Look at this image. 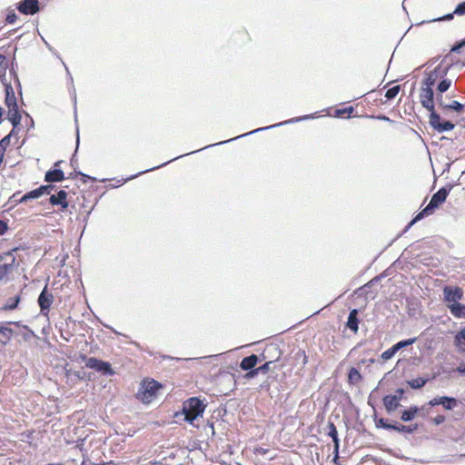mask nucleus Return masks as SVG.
I'll return each mask as SVG.
<instances>
[{
  "label": "nucleus",
  "instance_id": "7c9ffc66",
  "mask_svg": "<svg viewBox=\"0 0 465 465\" xmlns=\"http://www.w3.org/2000/svg\"><path fill=\"white\" fill-rule=\"evenodd\" d=\"M454 344L459 351L465 352V327L456 333Z\"/></svg>",
  "mask_w": 465,
  "mask_h": 465
},
{
  "label": "nucleus",
  "instance_id": "f704fd0d",
  "mask_svg": "<svg viewBox=\"0 0 465 465\" xmlns=\"http://www.w3.org/2000/svg\"><path fill=\"white\" fill-rule=\"evenodd\" d=\"M63 64L65 68V71H66V75H67V83L68 84L71 86L69 87V93L72 96V99L74 100V104H76V92H75V88L74 86V79H73V76L68 69V67L66 66V64H64V62H63Z\"/></svg>",
  "mask_w": 465,
  "mask_h": 465
},
{
  "label": "nucleus",
  "instance_id": "1a4fd4ad",
  "mask_svg": "<svg viewBox=\"0 0 465 465\" xmlns=\"http://www.w3.org/2000/svg\"><path fill=\"white\" fill-rule=\"evenodd\" d=\"M464 297L462 288L453 285H445L443 287V301L447 304L459 302Z\"/></svg>",
  "mask_w": 465,
  "mask_h": 465
},
{
  "label": "nucleus",
  "instance_id": "9d476101",
  "mask_svg": "<svg viewBox=\"0 0 465 465\" xmlns=\"http://www.w3.org/2000/svg\"><path fill=\"white\" fill-rule=\"evenodd\" d=\"M58 206H59V210L62 212H70V213H72V210L78 212V214L76 215V220H78L80 223H84V224H86L87 219L95 205H91V207L89 209H87L88 205H58Z\"/></svg>",
  "mask_w": 465,
  "mask_h": 465
},
{
  "label": "nucleus",
  "instance_id": "b1692460",
  "mask_svg": "<svg viewBox=\"0 0 465 465\" xmlns=\"http://www.w3.org/2000/svg\"><path fill=\"white\" fill-rule=\"evenodd\" d=\"M4 84L5 92V104L7 106V108L15 106L16 107L18 104L13 86L9 83H5Z\"/></svg>",
  "mask_w": 465,
  "mask_h": 465
},
{
  "label": "nucleus",
  "instance_id": "39448f33",
  "mask_svg": "<svg viewBox=\"0 0 465 465\" xmlns=\"http://www.w3.org/2000/svg\"><path fill=\"white\" fill-rule=\"evenodd\" d=\"M79 358L82 361L85 362V366L88 369L94 370L104 376H113L115 374V371L109 361L96 357H87L84 353H80Z\"/></svg>",
  "mask_w": 465,
  "mask_h": 465
},
{
  "label": "nucleus",
  "instance_id": "393cba45",
  "mask_svg": "<svg viewBox=\"0 0 465 465\" xmlns=\"http://www.w3.org/2000/svg\"><path fill=\"white\" fill-rule=\"evenodd\" d=\"M260 362V356L256 354H251L249 356L244 357L240 362V368L242 371L251 370L256 367V365Z\"/></svg>",
  "mask_w": 465,
  "mask_h": 465
},
{
  "label": "nucleus",
  "instance_id": "8fccbe9b",
  "mask_svg": "<svg viewBox=\"0 0 465 465\" xmlns=\"http://www.w3.org/2000/svg\"><path fill=\"white\" fill-rule=\"evenodd\" d=\"M245 371H246V373H245L244 377L248 380L253 379L260 374L257 367L251 369V370H247Z\"/></svg>",
  "mask_w": 465,
  "mask_h": 465
},
{
  "label": "nucleus",
  "instance_id": "4468645a",
  "mask_svg": "<svg viewBox=\"0 0 465 465\" xmlns=\"http://www.w3.org/2000/svg\"><path fill=\"white\" fill-rule=\"evenodd\" d=\"M38 305L40 307V312L42 315H47L49 313L50 308L54 302V296L48 291L47 284L41 291L38 299Z\"/></svg>",
  "mask_w": 465,
  "mask_h": 465
},
{
  "label": "nucleus",
  "instance_id": "ddd939ff",
  "mask_svg": "<svg viewBox=\"0 0 465 465\" xmlns=\"http://www.w3.org/2000/svg\"><path fill=\"white\" fill-rule=\"evenodd\" d=\"M440 205H426L425 208L417 213L411 222L405 226L401 233L398 235L400 237L406 232H408L415 223L421 221L422 219L433 214L436 210L440 209Z\"/></svg>",
  "mask_w": 465,
  "mask_h": 465
},
{
  "label": "nucleus",
  "instance_id": "5701e85b",
  "mask_svg": "<svg viewBox=\"0 0 465 465\" xmlns=\"http://www.w3.org/2000/svg\"><path fill=\"white\" fill-rule=\"evenodd\" d=\"M452 184H447L443 187H441L438 192H436L429 203H444L446 201V198L448 194L450 193V190L452 189Z\"/></svg>",
  "mask_w": 465,
  "mask_h": 465
},
{
  "label": "nucleus",
  "instance_id": "a211bd4d",
  "mask_svg": "<svg viewBox=\"0 0 465 465\" xmlns=\"http://www.w3.org/2000/svg\"><path fill=\"white\" fill-rule=\"evenodd\" d=\"M382 403L387 414H391L401 407V401L392 394H386L382 397Z\"/></svg>",
  "mask_w": 465,
  "mask_h": 465
},
{
  "label": "nucleus",
  "instance_id": "72a5a7b5",
  "mask_svg": "<svg viewBox=\"0 0 465 465\" xmlns=\"http://www.w3.org/2000/svg\"><path fill=\"white\" fill-rule=\"evenodd\" d=\"M20 301L21 296L19 294L10 297L7 299L2 309L4 311H13L18 307Z\"/></svg>",
  "mask_w": 465,
  "mask_h": 465
},
{
  "label": "nucleus",
  "instance_id": "c85d7f7f",
  "mask_svg": "<svg viewBox=\"0 0 465 465\" xmlns=\"http://www.w3.org/2000/svg\"><path fill=\"white\" fill-rule=\"evenodd\" d=\"M47 203H68L66 201L67 193L65 190H59L56 193H50Z\"/></svg>",
  "mask_w": 465,
  "mask_h": 465
},
{
  "label": "nucleus",
  "instance_id": "37998d69",
  "mask_svg": "<svg viewBox=\"0 0 465 465\" xmlns=\"http://www.w3.org/2000/svg\"><path fill=\"white\" fill-rule=\"evenodd\" d=\"M10 144V135H5L0 140V153H3V156H5V152L6 148Z\"/></svg>",
  "mask_w": 465,
  "mask_h": 465
},
{
  "label": "nucleus",
  "instance_id": "2f4dec72",
  "mask_svg": "<svg viewBox=\"0 0 465 465\" xmlns=\"http://www.w3.org/2000/svg\"><path fill=\"white\" fill-rule=\"evenodd\" d=\"M460 404L459 399L452 397V396H447L444 395V401L441 405V407L445 411H453L455 408H457Z\"/></svg>",
  "mask_w": 465,
  "mask_h": 465
},
{
  "label": "nucleus",
  "instance_id": "c9c22d12",
  "mask_svg": "<svg viewBox=\"0 0 465 465\" xmlns=\"http://www.w3.org/2000/svg\"><path fill=\"white\" fill-rule=\"evenodd\" d=\"M294 360L296 361V365L300 364L301 368H303L308 362V357L305 353L304 350H298L294 354Z\"/></svg>",
  "mask_w": 465,
  "mask_h": 465
},
{
  "label": "nucleus",
  "instance_id": "79ce46f5",
  "mask_svg": "<svg viewBox=\"0 0 465 465\" xmlns=\"http://www.w3.org/2000/svg\"><path fill=\"white\" fill-rule=\"evenodd\" d=\"M12 264L3 263L0 264V281H2L10 272Z\"/></svg>",
  "mask_w": 465,
  "mask_h": 465
},
{
  "label": "nucleus",
  "instance_id": "13d9d810",
  "mask_svg": "<svg viewBox=\"0 0 465 465\" xmlns=\"http://www.w3.org/2000/svg\"><path fill=\"white\" fill-rule=\"evenodd\" d=\"M339 450H340V445H337V447H336V445L333 446L332 462L336 465H339V460H340Z\"/></svg>",
  "mask_w": 465,
  "mask_h": 465
},
{
  "label": "nucleus",
  "instance_id": "ea45409f",
  "mask_svg": "<svg viewBox=\"0 0 465 465\" xmlns=\"http://www.w3.org/2000/svg\"><path fill=\"white\" fill-rule=\"evenodd\" d=\"M401 91V85H394L389 88L385 93V97L388 101L394 99Z\"/></svg>",
  "mask_w": 465,
  "mask_h": 465
},
{
  "label": "nucleus",
  "instance_id": "423d86ee",
  "mask_svg": "<svg viewBox=\"0 0 465 465\" xmlns=\"http://www.w3.org/2000/svg\"><path fill=\"white\" fill-rule=\"evenodd\" d=\"M420 103L430 114L435 112V91L430 82H421L420 90Z\"/></svg>",
  "mask_w": 465,
  "mask_h": 465
},
{
  "label": "nucleus",
  "instance_id": "4c0bfd02",
  "mask_svg": "<svg viewBox=\"0 0 465 465\" xmlns=\"http://www.w3.org/2000/svg\"><path fill=\"white\" fill-rule=\"evenodd\" d=\"M444 401V396H436L433 399L430 400L426 404L421 406V409H430L436 406H441Z\"/></svg>",
  "mask_w": 465,
  "mask_h": 465
},
{
  "label": "nucleus",
  "instance_id": "603ef678",
  "mask_svg": "<svg viewBox=\"0 0 465 465\" xmlns=\"http://www.w3.org/2000/svg\"><path fill=\"white\" fill-rule=\"evenodd\" d=\"M465 47L463 40L457 41L450 48L451 53H459L460 49Z\"/></svg>",
  "mask_w": 465,
  "mask_h": 465
},
{
  "label": "nucleus",
  "instance_id": "c756f323",
  "mask_svg": "<svg viewBox=\"0 0 465 465\" xmlns=\"http://www.w3.org/2000/svg\"><path fill=\"white\" fill-rule=\"evenodd\" d=\"M432 378L426 377H418L416 379H411L406 381V383L413 390H420L423 388L428 381H430Z\"/></svg>",
  "mask_w": 465,
  "mask_h": 465
},
{
  "label": "nucleus",
  "instance_id": "a18cd8bd",
  "mask_svg": "<svg viewBox=\"0 0 465 465\" xmlns=\"http://www.w3.org/2000/svg\"><path fill=\"white\" fill-rule=\"evenodd\" d=\"M74 173L76 176H81V180L83 183H87V182H96V179L94 177H92L88 174H85L80 171H74Z\"/></svg>",
  "mask_w": 465,
  "mask_h": 465
},
{
  "label": "nucleus",
  "instance_id": "e2e57ef3",
  "mask_svg": "<svg viewBox=\"0 0 465 465\" xmlns=\"http://www.w3.org/2000/svg\"><path fill=\"white\" fill-rule=\"evenodd\" d=\"M367 288L364 287V284L359 288H357L354 292H353V295H357L359 297L364 295L367 293Z\"/></svg>",
  "mask_w": 465,
  "mask_h": 465
},
{
  "label": "nucleus",
  "instance_id": "c03bdc74",
  "mask_svg": "<svg viewBox=\"0 0 465 465\" xmlns=\"http://www.w3.org/2000/svg\"><path fill=\"white\" fill-rule=\"evenodd\" d=\"M354 111L353 106H348L341 109H336L334 115L336 117H341L344 114H351Z\"/></svg>",
  "mask_w": 465,
  "mask_h": 465
},
{
  "label": "nucleus",
  "instance_id": "de8ad7c7",
  "mask_svg": "<svg viewBox=\"0 0 465 465\" xmlns=\"http://www.w3.org/2000/svg\"><path fill=\"white\" fill-rule=\"evenodd\" d=\"M453 14H456V15H465V1H462L456 5Z\"/></svg>",
  "mask_w": 465,
  "mask_h": 465
},
{
  "label": "nucleus",
  "instance_id": "e433bc0d",
  "mask_svg": "<svg viewBox=\"0 0 465 465\" xmlns=\"http://www.w3.org/2000/svg\"><path fill=\"white\" fill-rule=\"evenodd\" d=\"M451 83H452V81L449 78H446V76L441 78V80L439 82V84L436 86V91L438 93L444 94L445 92H447L450 89V87L451 86Z\"/></svg>",
  "mask_w": 465,
  "mask_h": 465
},
{
  "label": "nucleus",
  "instance_id": "3c124183",
  "mask_svg": "<svg viewBox=\"0 0 465 465\" xmlns=\"http://www.w3.org/2000/svg\"><path fill=\"white\" fill-rule=\"evenodd\" d=\"M10 74H12L14 75V80H15V85H16V88H17V91H18V94L20 95H22V86H21V83H20V80L18 78V75L17 74L15 73V71L14 70V68H12L10 70Z\"/></svg>",
  "mask_w": 465,
  "mask_h": 465
},
{
  "label": "nucleus",
  "instance_id": "473e14b6",
  "mask_svg": "<svg viewBox=\"0 0 465 465\" xmlns=\"http://www.w3.org/2000/svg\"><path fill=\"white\" fill-rule=\"evenodd\" d=\"M328 432L327 435L331 438L333 446L334 445H340V439L337 428L335 424L332 421H329L327 425Z\"/></svg>",
  "mask_w": 465,
  "mask_h": 465
},
{
  "label": "nucleus",
  "instance_id": "58836bf2",
  "mask_svg": "<svg viewBox=\"0 0 465 465\" xmlns=\"http://www.w3.org/2000/svg\"><path fill=\"white\" fill-rule=\"evenodd\" d=\"M464 110V104L454 100L450 104H447L445 111H454L456 113H461Z\"/></svg>",
  "mask_w": 465,
  "mask_h": 465
},
{
  "label": "nucleus",
  "instance_id": "bf43d9fd",
  "mask_svg": "<svg viewBox=\"0 0 465 465\" xmlns=\"http://www.w3.org/2000/svg\"><path fill=\"white\" fill-rule=\"evenodd\" d=\"M446 420V417L442 414H439L432 419L434 425L439 426Z\"/></svg>",
  "mask_w": 465,
  "mask_h": 465
},
{
  "label": "nucleus",
  "instance_id": "9b49d317",
  "mask_svg": "<svg viewBox=\"0 0 465 465\" xmlns=\"http://www.w3.org/2000/svg\"><path fill=\"white\" fill-rule=\"evenodd\" d=\"M416 341H417V337L401 340V341L396 342L395 344H393L391 348L384 351L381 353V358L383 361H389V360L392 359L399 351H401V349H404L408 346L412 345L413 343L416 342Z\"/></svg>",
  "mask_w": 465,
  "mask_h": 465
},
{
  "label": "nucleus",
  "instance_id": "0e129e2a",
  "mask_svg": "<svg viewBox=\"0 0 465 465\" xmlns=\"http://www.w3.org/2000/svg\"><path fill=\"white\" fill-rule=\"evenodd\" d=\"M8 230L7 222L0 219V236L4 235Z\"/></svg>",
  "mask_w": 465,
  "mask_h": 465
},
{
  "label": "nucleus",
  "instance_id": "a19ab883",
  "mask_svg": "<svg viewBox=\"0 0 465 465\" xmlns=\"http://www.w3.org/2000/svg\"><path fill=\"white\" fill-rule=\"evenodd\" d=\"M438 104L439 108L445 111L447 104L443 100V93H436L435 94V104Z\"/></svg>",
  "mask_w": 465,
  "mask_h": 465
},
{
  "label": "nucleus",
  "instance_id": "5fc2aeb1",
  "mask_svg": "<svg viewBox=\"0 0 465 465\" xmlns=\"http://www.w3.org/2000/svg\"><path fill=\"white\" fill-rule=\"evenodd\" d=\"M7 67L6 57L4 54H0V74L5 75Z\"/></svg>",
  "mask_w": 465,
  "mask_h": 465
},
{
  "label": "nucleus",
  "instance_id": "f03ea898",
  "mask_svg": "<svg viewBox=\"0 0 465 465\" xmlns=\"http://www.w3.org/2000/svg\"><path fill=\"white\" fill-rule=\"evenodd\" d=\"M206 404L200 397H190L183 402L182 409L174 412L173 417L193 425L194 421L203 417Z\"/></svg>",
  "mask_w": 465,
  "mask_h": 465
},
{
  "label": "nucleus",
  "instance_id": "dca6fc26",
  "mask_svg": "<svg viewBox=\"0 0 465 465\" xmlns=\"http://www.w3.org/2000/svg\"><path fill=\"white\" fill-rule=\"evenodd\" d=\"M16 9L23 15H34L40 11L38 0H21L16 4Z\"/></svg>",
  "mask_w": 465,
  "mask_h": 465
},
{
  "label": "nucleus",
  "instance_id": "09e8293b",
  "mask_svg": "<svg viewBox=\"0 0 465 465\" xmlns=\"http://www.w3.org/2000/svg\"><path fill=\"white\" fill-rule=\"evenodd\" d=\"M384 277L383 274H380L370 280L367 283L364 284V287L367 289H371L372 286H374L376 283H378L382 278Z\"/></svg>",
  "mask_w": 465,
  "mask_h": 465
},
{
  "label": "nucleus",
  "instance_id": "6e6d98bb",
  "mask_svg": "<svg viewBox=\"0 0 465 465\" xmlns=\"http://www.w3.org/2000/svg\"><path fill=\"white\" fill-rule=\"evenodd\" d=\"M17 19V15L14 10H10L5 17V21L8 24H14Z\"/></svg>",
  "mask_w": 465,
  "mask_h": 465
},
{
  "label": "nucleus",
  "instance_id": "a878e982",
  "mask_svg": "<svg viewBox=\"0 0 465 465\" xmlns=\"http://www.w3.org/2000/svg\"><path fill=\"white\" fill-rule=\"evenodd\" d=\"M272 349L275 353H277V357L275 360L266 361L263 364L260 365L258 368V371L262 374H266L272 369V364L276 361H280L281 356L282 354V351L277 346H272Z\"/></svg>",
  "mask_w": 465,
  "mask_h": 465
},
{
  "label": "nucleus",
  "instance_id": "49530a36",
  "mask_svg": "<svg viewBox=\"0 0 465 465\" xmlns=\"http://www.w3.org/2000/svg\"><path fill=\"white\" fill-rule=\"evenodd\" d=\"M22 327L25 330V332L23 334L25 341H28L33 337H36L35 331L31 330L27 325H23Z\"/></svg>",
  "mask_w": 465,
  "mask_h": 465
},
{
  "label": "nucleus",
  "instance_id": "4be33fe9",
  "mask_svg": "<svg viewBox=\"0 0 465 465\" xmlns=\"http://www.w3.org/2000/svg\"><path fill=\"white\" fill-rule=\"evenodd\" d=\"M7 119L14 126V129L19 128L21 125L22 113L18 105H16V107H8Z\"/></svg>",
  "mask_w": 465,
  "mask_h": 465
},
{
  "label": "nucleus",
  "instance_id": "69168bd1",
  "mask_svg": "<svg viewBox=\"0 0 465 465\" xmlns=\"http://www.w3.org/2000/svg\"><path fill=\"white\" fill-rule=\"evenodd\" d=\"M406 426H407V434L414 433L419 428L418 423L409 424Z\"/></svg>",
  "mask_w": 465,
  "mask_h": 465
},
{
  "label": "nucleus",
  "instance_id": "412c9836",
  "mask_svg": "<svg viewBox=\"0 0 465 465\" xmlns=\"http://www.w3.org/2000/svg\"><path fill=\"white\" fill-rule=\"evenodd\" d=\"M421 410V407L417 405H411L410 407L405 408L400 411V419L403 422H411L416 418Z\"/></svg>",
  "mask_w": 465,
  "mask_h": 465
},
{
  "label": "nucleus",
  "instance_id": "7ed1b4c3",
  "mask_svg": "<svg viewBox=\"0 0 465 465\" xmlns=\"http://www.w3.org/2000/svg\"><path fill=\"white\" fill-rule=\"evenodd\" d=\"M163 387L161 382L153 379L144 378L140 383L135 398L143 404H150L156 399L158 392Z\"/></svg>",
  "mask_w": 465,
  "mask_h": 465
},
{
  "label": "nucleus",
  "instance_id": "20e7f679",
  "mask_svg": "<svg viewBox=\"0 0 465 465\" xmlns=\"http://www.w3.org/2000/svg\"><path fill=\"white\" fill-rule=\"evenodd\" d=\"M56 186L53 184L41 185L36 189L25 193L16 192L13 193L5 203H24L29 200L38 199L42 195L50 194L51 192H56Z\"/></svg>",
  "mask_w": 465,
  "mask_h": 465
},
{
  "label": "nucleus",
  "instance_id": "052dcab7",
  "mask_svg": "<svg viewBox=\"0 0 465 465\" xmlns=\"http://www.w3.org/2000/svg\"><path fill=\"white\" fill-rule=\"evenodd\" d=\"M365 117H368V118H373V119H378V120H381V121H385V122H390V123H392L393 121L389 118L388 116L384 115V114H379V115H365Z\"/></svg>",
  "mask_w": 465,
  "mask_h": 465
},
{
  "label": "nucleus",
  "instance_id": "338daca9",
  "mask_svg": "<svg viewBox=\"0 0 465 465\" xmlns=\"http://www.w3.org/2000/svg\"><path fill=\"white\" fill-rule=\"evenodd\" d=\"M454 15L455 14H453V12H452V13L447 14L440 18L435 19V21H450L451 19H453Z\"/></svg>",
  "mask_w": 465,
  "mask_h": 465
},
{
  "label": "nucleus",
  "instance_id": "4d7b16f0",
  "mask_svg": "<svg viewBox=\"0 0 465 465\" xmlns=\"http://www.w3.org/2000/svg\"><path fill=\"white\" fill-rule=\"evenodd\" d=\"M24 114L26 116L25 125L27 126V130L34 128V126H35L34 119L31 117V115L27 112L24 111Z\"/></svg>",
  "mask_w": 465,
  "mask_h": 465
},
{
  "label": "nucleus",
  "instance_id": "2eb2a0df",
  "mask_svg": "<svg viewBox=\"0 0 465 465\" xmlns=\"http://www.w3.org/2000/svg\"><path fill=\"white\" fill-rule=\"evenodd\" d=\"M450 67H451V64L443 66L442 62H441L433 70H431L429 73H425V76L421 82H430L431 85H435L436 81L439 78H443V77L447 76Z\"/></svg>",
  "mask_w": 465,
  "mask_h": 465
},
{
  "label": "nucleus",
  "instance_id": "6ab92c4d",
  "mask_svg": "<svg viewBox=\"0 0 465 465\" xmlns=\"http://www.w3.org/2000/svg\"><path fill=\"white\" fill-rule=\"evenodd\" d=\"M61 163L58 161L54 163V168L48 170L45 174V181L47 183H57L64 179V173L62 169L56 168Z\"/></svg>",
  "mask_w": 465,
  "mask_h": 465
},
{
  "label": "nucleus",
  "instance_id": "f257e3e1",
  "mask_svg": "<svg viewBox=\"0 0 465 465\" xmlns=\"http://www.w3.org/2000/svg\"><path fill=\"white\" fill-rule=\"evenodd\" d=\"M314 117H315L314 114H306V115H302V116H299V117H294V118H292V119H289V120H286V121H283V122H281V123H278V124H272V125H269V126L260 127V128H257V129L252 130L251 132H248L246 134L238 135L236 137L231 138V139H228L226 141H222V142H219V143L209 144V145H206V146H204V147H203L201 149H198V150H195V151H193V152H190V153H187L176 156V157H174V158H173V159H171V160H169V161H167V162H165V163H162V164H160L158 166H154V167L149 168V169H147L145 171L140 172L137 174L132 175L131 177L126 178L124 181L126 182V181H128V180H130L132 178H134V177L138 176L139 174L144 173L146 172L156 170L158 168H161L163 166L167 165L168 163H172V162H173V161H175V160H177L179 158H182V157H184L186 155L198 153V152L203 151L204 149H207V148H210V147H213V146H217V145H221V144H224V143H230L232 141H234V140H237V139H240V138L251 135L252 134H256V133L262 132V131H265V130L276 128V127H279V126H282V125H285V124H293V123H298V122H302V121L308 120V119H313Z\"/></svg>",
  "mask_w": 465,
  "mask_h": 465
},
{
  "label": "nucleus",
  "instance_id": "864d4df0",
  "mask_svg": "<svg viewBox=\"0 0 465 465\" xmlns=\"http://www.w3.org/2000/svg\"><path fill=\"white\" fill-rule=\"evenodd\" d=\"M97 189H101L103 192L100 193L99 194L95 195L93 199H88L85 195L83 196L84 198V202H94V203H97L98 201L100 200V198L103 196V194L104 193V187H99L97 186L96 187Z\"/></svg>",
  "mask_w": 465,
  "mask_h": 465
},
{
  "label": "nucleus",
  "instance_id": "774afa93",
  "mask_svg": "<svg viewBox=\"0 0 465 465\" xmlns=\"http://www.w3.org/2000/svg\"><path fill=\"white\" fill-rule=\"evenodd\" d=\"M456 371L460 375H465V362H460L456 368Z\"/></svg>",
  "mask_w": 465,
  "mask_h": 465
},
{
  "label": "nucleus",
  "instance_id": "cd10ccee",
  "mask_svg": "<svg viewBox=\"0 0 465 465\" xmlns=\"http://www.w3.org/2000/svg\"><path fill=\"white\" fill-rule=\"evenodd\" d=\"M363 380V376L355 367H351L347 374V381L350 385H357Z\"/></svg>",
  "mask_w": 465,
  "mask_h": 465
},
{
  "label": "nucleus",
  "instance_id": "aec40b11",
  "mask_svg": "<svg viewBox=\"0 0 465 465\" xmlns=\"http://www.w3.org/2000/svg\"><path fill=\"white\" fill-rule=\"evenodd\" d=\"M360 312V309L351 310L345 322V327L350 329L353 333H357L359 331L360 319L358 315Z\"/></svg>",
  "mask_w": 465,
  "mask_h": 465
},
{
  "label": "nucleus",
  "instance_id": "f3484780",
  "mask_svg": "<svg viewBox=\"0 0 465 465\" xmlns=\"http://www.w3.org/2000/svg\"><path fill=\"white\" fill-rule=\"evenodd\" d=\"M10 324L20 326V322H0V344L6 346L12 340L15 331L9 327Z\"/></svg>",
  "mask_w": 465,
  "mask_h": 465
},
{
  "label": "nucleus",
  "instance_id": "0eeeda50",
  "mask_svg": "<svg viewBox=\"0 0 465 465\" xmlns=\"http://www.w3.org/2000/svg\"><path fill=\"white\" fill-rule=\"evenodd\" d=\"M372 419L377 429L407 434V426L398 420L379 417L376 411H374Z\"/></svg>",
  "mask_w": 465,
  "mask_h": 465
},
{
  "label": "nucleus",
  "instance_id": "680f3d73",
  "mask_svg": "<svg viewBox=\"0 0 465 465\" xmlns=\"http://www.w3.org/2000/svg\"><path fill=\"white\" fill-rule=\"evenodd\" d=\"M405 390L403 388H397L395 390V393L392 394L393 396H396L400 401H401L404 399Z\"/></svg>",
  "mask_w": 465,
  "mask_h": 465
},
{
  "label": "nucleus",
  "instance_id": "bb28decb",
  "mask_svg": "<svg viewBox=\"0 0 465 465\" xmlns=\"http://www.w3.org/2000/svg\"><path fill=\"white\" fill-rule=\"evenodd\" d=\"M447 308L452 316L458 319H465V304L459 302L447 304Z\"/></svg>",
  "mask_w": 465,
  "mask_h": 465
},
{
  "label": "nucleus",
  "instance_id": "f8f14e48",
  "mask_svg": "<svg viewBox=\"0 0 465 465\" xmlns=\"http://www.w3.org/2000/svg\"><path fill=\"white\" fill-rule=\"evenodd\" d=\"M440 205H426L425 208L417 213L411 222L405 226L401 233L398 235L400 237L406 232H408L415 223L421 221L422 219L433 214L436 210L440 209Z\"/></svg>",
  "mask_w": 465,
  "mask_h": 465
},
{
  "label": "nucleus",
  "instance_id": "6e6552de",
  "mask_svg": "<svg viewBox=\"0 0 465 465\" xmlns=\"http://www.w3.org/2000/svg\"><path fill=\"white\" fill-rule=\"evenodd\" d=\"M429 124L430 127L439 134L450 132L455 128V124L451 121H442L440 114L437 111L429 114Z\"/></svg>",
  "mask_w": 465,
  "mask_h": 465
}]
</instances>
